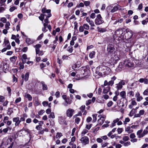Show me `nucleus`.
<instances>
[{
	"label": "nucleus",
	"instance_id": "nucleus-1",
	"mask_svg": "<svg viewBox=\"0 0 148 148\" xmlns=\"http://www.w3.org/2000/svg\"><path fill=\"white\" fill-rule=\"evenodd\" d=\"M123 64L124 66L126 67H131L133 66V63L130 60H126L124 61L123 63H120L119 66V68H123L122 65Z\"/></svg>",
	"mask_w": 148,
	"mask_h": 148
},
{
	"label": "nucleus",
	"instance_id": "nucleus-2",
	"mask_svg": "<svg viewBox=\"0 0 148 148\" xmlns=\"http://www.w3.org/2000/svg\"><path fill=\"white\" fill-rule=\"evenodd\" d=\"M99 69L103 72L104 74L105 75L110 74L111 71V69L110 68L105 66H101L99 67Z\"/></svg>",
	"mask_w": 148,
	"mask_h": 148
},
{
	"label": "nucleus",
	"instance_id": "nucleus-3",
	"mask_svg": "<svg viewBox=\"0 0 148 148\" xmlns=\"http://www.w3.org/2000/svg\"><path fill=\"white\" fill-rule=\"evenodd\" d=\"M115 48L112 45H108L107 48V52L109 56H112L115 53Z\"/></svg>",
	"mask_w": 148,
	"mask_h": 148
},
{
	"label": "nucleus",
	"instance_id": "nucleus-4",
	"mask_svg": "<svg viewBox=\"0 0 148 148\" xmlns=\"http://www.w3.org/2000/svg\"><path fill=\"white\" fill-rule=\"evenodd\" d=\"M104 22V21L100 14H98L95 20V23L96 25H100Z\"/></svg>",
	"mask_w": 148,
	"mask_h": 148
},
{
	"label": "nucleus",
	"instance_id": "nucleus-5",
	"mask_svg": "<svg viewBox=\"0 0 148 148\" xmlns=\"http://www.w3.org/2000/svg\"><path fill=\"white\" fill-rule=\"evenodd\" d=\"M125 35V39L126 40L129 39L132 37L133 35V32L130 30L127 29Z\"/></svg>",
	"mask_w": 148,
	"mask_h": 148
},
{
	"label": "nucleus",
	"instance_id": "nucleus-6",
	"mask_svg": "<svg viewBox=\"0 0 148 148\" xmlns=\"http://www.w3.org/2000/svg\"><path fill=\"white\" fill-rule=\"evenodd\" d=\"M29 76V73H26L25 75L23 74L21 76L22 78V79L21 81V84L22 85L23 84V82L24 81L26 82L28 80Z\"/></svg>",
	"mask_w": 148,
	"mask_h": 148
},
{
	"label": "nucleus",
	"instance_id": "nucleus-7",
	"mask_svg": "<svg viewBox=\"0 0 148 148\" xmlns=\"http://www.w3.org/2000/svg\"><path fill=\"white\" fill-rule=\"evenodd\" d=\"M125 80H122L119 83L116 84V88L117 90H119L122 88L123 86L125 85Z\"/></svg>",
	"mask_w": 148,
	"mask_h": 148
},
{
	"label": "nucleus",
	"instance_id": "nucleus-8",
	"mask_svg": "<svg viewBox=\"0 0 148 148\" xmlns=\"http://www.w3.org/2000/svg\"><path fill=\"white\" fill-rule=\"evenodd\" d=\"M117 123V125H121L123 124L122 121H119V119L116 118L113 121V122L111 124V125L110 126V127H112L114 126L115 125V123Z\"/></svg>",
	"mask_w": 148,
	"mask_h": 148
},
{
	"label": "nucleus",
	"instance_id": "nucleus-9",
	"mask_svg": "<svg viewBox=\"0 0 148 148\" xmlns=\"http://www.w3.org/2000/svg\"><path fill=\"white\" fill-rule=\"evenodd\" d=\"M80 141L83 144L86 145L89 143V138L87 136H84L81 138Z\"/></svg>",
	"mask_w": 148,
	"mask_h": 148
},
{
	"label": "nucleus",
	"instance_id": "nucleus-10",
	"mask_svg": "<svg viewBox=\"0 0 148 148\" xmlns=\"http://www.w3.org/2000/svg\"><path fill=\"white\" fill-rule=\"evenodd\" d=\"M122 10L123 9L121 7L119 4H117L116 5L114 6L112 9L111 10L110 12L111 13H114L116 12L118 10Z\"/></svg>",
	"mask_w": 148,
	"mask_h": 148
},
{
	"label": "nucleus",
	"instance_id": "nucleus-11",
	"mask_svg": "<svg viewBox=\"0 0 148 148\" xmlns=\"http://www.w3.org/2000/svg\"><path fill=\"white\" fill-rule=\"evenodd\" d=\"M42 12L44 14L46 13L47 14V18L50 17L51 16L50 10H47L45 8H44L42 9Z\"/></svg>",
	"mask_w": 148,
	"mask_h": 148
},
{
	"label": "nucleus",
	"instance_id": "nucleus-12",
	"mask_svg": "<svg viewBox=\"0 0 148 148\" xmlns=\"http://www.w3.org/2000/svg\"><path fill=\"white\" fill-rule=\"evenodd\" d=\"M74 112V110L71 108H69L67 110L66 112V114L67 116L70 118L73 115Z\"/></svg>",
	"mask_w": 148,
	"mask_h": 148
},
{
	"label": "nucleus",
	"instance_id": "nucleus-13",
	"mask_svg": "<svg viewBox=\"0 0 148 148\" xmlns=\"http://www.w3.org/2000/svg\"><path fill=\"white\" fill-rule=\"evenodd\" d=\"M13 121L15 122V125L16 126H18L21 122L19 118L18 117H14L13 119Z\"/></svg>",
	"mask_w": 148,
	"mask_h": 148
},
{
	"label": "nucleus",
	"instance_id": "nucleus-14",
	"mask_svg": "<svg viewBox=\"0 0 148 148\" xmlns=\"http://www.w3.org/2000/svg\"><path fill=\"white\" fill-rule=\"evenodd\" d=\"M123 31L121 29L116 30L115 32V35L117 36L120 37L121 35L123 36Z\"/></svg>",
	"mask_w": 148,
	"mask_h": 148
},
{
	"label": "nucleus",
	"instance_id": "nucleus-15",
	"mask_svg": "<svg viewBox=\"0 0 148 148\" xmlns=\"http://www.w3.org/2000/svg\"><path fill=\"white\" fill-rule=\"evenodd\" d=\"M98 117H100V118L98 120V123L99 124L101 125L105 121L104 118L101 115H99Z\"/></svg>",
	"mask_w": 148,
	"mask_h": 148
},
{
	"label": "nucleus",
	"instance_id": "nucleus-16",
	"mask_svg": "<svg viewBox=\"0 0 148 148\" xmlns=\"http://www.w3.org/2000/svg\"><path fill=\"white\" fill-rule=\"evenodd\" d=\"M9 140L6 138H4L3 139L1 143V145L0 146V148H1V147L3 145H6L8 144Z\"/></svg>",
	"mask_w": 148,
	"mask_h": 148
},
{
	"label": "nucleus",
	"instance_id": "nucleus-17",
	"mask_svg": "<svg viewBox=\"0 0 148 148\" xmlns=\"http://www.w3.org/2000/svg\"><path fill=\"white\" fill-rule=\"evenodd\" d=\"M41 45L40 44H38L34 46V47L35 48L36 54L38 53L39 51H40L39 49L41 47Z\"/></svg>",
	"mask_w": 148,
	"mask_h": 148
},
{
	"label": "nucleus",
	"instance_id": "nucleus-18",
	"mask_svg": "<svg viewBox=\"0 0 148 148\" xmlns=\"http://www.w3.org/2000/svg\"><path fill=\"white\" fill-rule=\"evenodd\" d=\"M11 128L9 127H7L3 129V130L1 129H0V133H2L3 132L4 133H6L8 132V130H11Z\"/></svg>",
	"mask_w": 148,
	"mask_h": 148
},
{
	"label": "nucleus",
	"instance_id": "nucleus-19",
	"mask_svg": "<svg viewBox=\"0 0 148 148\" xmlns=\"http://www.w3.org/2000/svg\"><path fill=\"white\" fill-rule=\"evenodd\" d=\"M25 41L28 45H29L33 44L34 42V40L29 38H27L26 39Z\"/></svg>",
	"mask_w": 148,
	"mask_h": 148
},
{
	"label": "nucleus",
	"instance_id": "nucleus-20",
	"mask_svg": "<svg viewBox=\"0 0 148 148\" xmlns=\"http://www.w3.org/2000/svg\"><path fill=\"white\" fill-rule=\"evenodd\" d=\"M97 31L100 33H103L107 31V29L105 28H100L99 27H97Z\"/></svg>",
	"mask_w": 148,
	"mask_h": 148
},
{
	"label": "nucleus",
	"instance_id": "nucleus-21",
	"mask_svg": "<svg viewBox=\"0 0 148 148\" xmlns=\"http://www.w3.org/2000/svg\"><path fill=\"white\" fill-rule=\"evenodd\" d=\"M139 81L141 83H144L145 84H148V79L146 78H140L139 80Z\"/></svg>",
	"mask_w": 148,
	"mask_h": 148
},
{
	"label": "nucleus",
	"instance_id": "nucleus-22",
	"mask_svg": "<svg viewBox=\"0 0 148 148\" xmlns=\"http://www.w3.org/2000/svg\"><path fill=\"white\" fill-rule=\"evenodd\" d=\"M143 130L141 129L138 130L137 132V135L138 136V137L140 138L143 137V135H142Z\"/></svg>",
	"mask_w": 148,
	"mask_h": 148
},
{
	"label": "nucleus",
	"instance_id": "nucleus-23",
	"mask_svg": "<svg viewBox=\"0 0 148 148\" xmlns=\"http://www.w3.org/2000/svg\"><path fill=\"white\" fill-rule=\"evenodd\" d=\"M120 95L123 99H125L126 100V95L125 91H124L121 92L120 93Z\"/></svg>",
	"mask_w": 148,
	"mask_h": 148
},
{
	"label": "nucleus",
	"instance_id": "nucleus-24",
	"mask_svg": "<svg viewBox=\"0 0 148 148\" xmlns=\"http://www.w3.org/2000/svg\"><path fill=\"white\" fill-rule=\"evenodd\" d=\"M24 131L25 132H27V133L29 134L30 132V131L29 130V129H27L25 125V126L24 127H23L22 129L20 131H18V132H20L21 131Z\"/></svg>",
	"mask_w": 148,
	"mask_h": 148
},
{
	"label": "nucleus",
	"instance_id": "nucleus-25",
	"mask_svg": "<svg viewBox=\"0 0 148 148\" xmlns=\"http://www.w3.org/2000/svg\"><path fill=\"white\" fill-rule=\"evenodd\" d=\"M41 84H42V89L44 90H46L48 88L47 85L45 84L44 82L42 81L41 82Z\"/></svg>",
	"mask_w": 148,
	"mask_h": 148
},
{
	"label": "nucleus",
	"instance_id": "nucleus-26",
	"mask_svg": "<svg viewBox=\"0 0 148 148\" xmlns=\"http://www.w3.org/2000/svg\"><path fill=\"white\" fill-rule=\"evenodd\" d=\"M110 88L108 86L106 88H104L103 91V93L105 94L107 93L110 90Z\"/></svg>",
	"mask_w": 148,
	"mask_h": 148
},
{
	"label": "nucleus",
	"instance_id": "nucleus-27",
	"mask_svg": "<svg viewBox=\"0 0 148 148\" xmlns=\"http://www.w3.org/2000/svg\"><path fill=\"white\" fill-rule=\"evenodd\" d=\"M89 24L90 26V29L91 30L94 29L95 28L93 27L95 26V25L94 22L92 21H91V22Z\"/></svg>",
	"mask_w": 148,
	"mask_h": 148
},
{
	"label": "nucleus",
	"instance_id": "nucleus-28",
	"mask_svg": "<svg viewBox=\"0 0 148 148\" xmlns=\"http://www.w3.org/2000/svg\"><path fill=\"white\" fill-rule=\"evenodd\" d=\"M10 60L11 62H12L13 63H14L15 62L16 60L17 59V57L14 56L10 58Z\"/></svg>",
	"mask_w": 148,
	"mask_h": 148
},
{
	"label": "nucleus",
	"instance_id": "nucleus-29",
	"mask_svg": "<svg viewBox=\"0 0 148 148\" xmlns=\"http://www.w3.org/2000/svg\"><path fill=\"white\" fill-rule=\"evenodd\" d=\"M131 127L128 126L125 128V131L128 133H130L133 132V130L131 129Z\"/></svg>",
	"mask_w": 148,
	"mask_h": 148
},
{
	"label": "nucleus",
	"instance_id": "nucleus-30",
	"mask_svg": "<svg viewBox=\"0 0 148 148\" xmlns=\"http://www.w3.org/2000/svg\"><path fill=\"white\" fill-rule=\"evenodd\" d=\"M95 54V51H92L89 54V57L91 58H94Z\"/></svg>",
	"mask_w": 148,
	"mask_h": 148
},
{
	"label": "nucleus",
	"instance_id": "nucleus-31",
	"mask_svg": "<svg viewBox=\"0 0 148 148\" xmlns=\"http://www.w3.org/2000/svg\"><path fill=\"white\" fill-rule=\"evenodd\" d=\"M62 133L60 132H58L57 133L56 137V138L59 139L62 136Z\"/></svg>",
	"mask_w": 148,
	"mask_h": 148
},
{
	"label": "nucleus",
	"instance_id": "nucleus-32",
	"mask_svg": "<svg viewBox=\"0 0 148 148\" xmlns=\"http://www.w3.org/2000/svg\"><path fill=\"white\" fill-rule=\"evenodd\" d=\"M10 25V23L9 21H8L6 22V24L5 25V29H9L10 27L9 26Z\"/></svg>",
	"mask_w": 148,
	"mask_h": 148
},
{
	"label": "nucleus",
	"instance_id": "nucleus-33",
	"mask_svg": "<svg viewBox=\"0 0 148 148\" xmlns=\"http://www.w3.org/2000/svg\"><path fill=\"white\" fill-rule=\"evenodd\" d=\"M83 26L84 29L88 30L89 29V26L86 23L84 24Z\"/></svg>",
	"mask_w": 148,
	"mask_h": 148
},
{
	"label": "nucleus",
	"instance_id": "nucleus-34",
	"mask_svg": "<svg viewBox=\"0 0 148 148\" xmlns=\"http://www.w3.org/2000/svg\"><path fill=\"white\" fill-rule=\"evenodd\" d=\"M9 42L8 40L6 39H5L4 40V41L3 43V47H6V45L9 44Z\"/></svg>",
	"mask_w": 148,
	"mask_h": 148
},
{
	"label": "nucleus",
	"instance_id": "nucleus-35",
	"mask_svg": "<svg viewBox=\"0 0 148 148\" xmlns=\"http://www.w3.org/2000/svg\"><path fill=\"white\" fill-rule=\"evenodd\" d=\"M65 101L67 103V104L65 105V106H67V104H70L72 102V101L71 100H70L68 98L67 99H66Z\"/></svg>",
	"mask_w": 148,
	"mask_h": 148
},
{
	"label": "nucleus",
	"instance_id": "nucleus-36",
	"mask_svg": "<svg viewBox=\"0 0 148 148\" xmlns=\"http://www.w3.org/2000/svg\"><path fill=\"white\" fill-rule=\"evenodd\" d=\"M135 112V110L134 109H132L129 114V116L131 117L132 116Z\"/></svg>",
	"mask_w": 148,
	"mask_h": 148
},
{
	"label": "nucleus",
	"instance_id": "nucleus-37",
	"mask_svg": "<svg viewBox=\"0 0 148 148\" xmlns=\"http://www.w3.org/2000/svg\"><path fill=\"white\" fill-rule=\"evenodd\" d=\"M130 121V119L128 117H127L125 118V121H123V124L126 125L127 124V123H128Z\"/></svg>",
	"mask_w": 148,
	"mask_h": 148
},
{
	"label": "nucleus",
	"instance_id": "nucleus-38",
	"mask_svg": "<svg viewBox=\"0 0 148 148\" xmlns=\"http://www.w3.org/2000/svg\"><path fill=\"white\" fill-rule=\"evenodd\" d=\"M127 94L129 95L130 97H133L134 96V92L132 91H129L128 93Z\"/></svg>",
	"mask_w": 148,
	"mask_h": 148
},
{
	"label": "nucleus",
	"instance_id": "nucleus-39",
	"mask_svg": "<svg viewBox=\"0 0 148 148\" xmlns=\"http://www.w3.org/2000/svg\"><path fill=\"white\" fill-rule=\"evenodd\" d=\"M48 117L49 118H52L54 119L55 118L54 113L53 112H51L50 114L48 116Z\"/></svg>",
	"mask_w": 148,
	"mask_h": 148
},
{
	"label": "nucleus",
	"instance_id": "nucleus-40",
	"mask_svg": "<svg viewBox=\"0 0 148 148\" xmlns=\"http://www.w3.org/2000/svg\"><path fill=\"white\" fill-rule=\"evenodd\" d=\"M25 97H26L28 99L29 101H31L32 99V97L29 94H27L26 95H25Z\"/></svg>",
	"mask_w": 148,
	"mask_h": 148
},
{
	"label": "nucleus",
	"instance_id": "nucleus-41",
	"mask_svg": "<svg viewBox=\"0 0 148 148\" xmlns=\"http://www.w3.org/2000/svg\"><path fill=\"white\" fill-rule=\"evenodd\" d=\"M88 132V130L86 129H84L83 130L82 133V136H84L85 134L87 133Z\"/></svg>",
	"mask_w": 148,
	"mask_h": 148
},
{
	"label": "nucleus",
	"instance_id": "nucleus-42",
	"mask_svg": "<svg viewBox=\"0 0 148 148\" xmlns=\"http://www.w3.org/2000/svg\"><path fill=\"white\" fill-rule=\"evenodd\" d=\"M39 18L42 21H43V20L44 18V14H41L40 16L39 17Z\"/></svg>",
	"mask_w": 148,
	"mask_h": 148
},
{
	"label": "nucleus",
	"instance_id": "nucleus-43",
	"mask_svg": "<svg viewBox=\"0 0 148 148\" xmlns=\"http://www.w3.org/2000/svg\"><path fill=\"white\" fill-rule=\"evenodd\" d=\"M16 9V7L15 6H12L10 7L9 9V10L10 12H12Z\"/></svg>",
	"mask_w": 148,
	"mask_h": 148
},
{
	"label": "nucleus",
	"instance_id": "nucleus-44",
	"mask_svg": "<svg viewBox=\"0 0 148 148\" xmlns=\"http://www.w3.org/2000/svg\"><path fill=\"white\" fill-rule=\"evenodd\" d=\"M143 94L144 95L148 96V88H147L143 92Z\"/></svg>",
	"mask_w": 148,
	"mask_h": 148
},
{
	"label": "nucleus",
	"instance_id": "nucleus-45",
	"mask_svg": "<svg viewBox=\"0 0 148 148\" xmlns=\"http://www.w3.org/2000/svg\"><path fill=\"white\" fill-rule=\"evenodd\" d=\"M56 45L51 44L50 45V47L52 48L53 49V51L55 49L56 47Z\"/></svg>",
	"mask_w": 148,
	"mask_h": 148
},
{
	"label": "nucleus",
	"instance_id": "nucleus-46",
	"mask_svg": "<svg viewBox=\"0 0 148 148\" xmlns=\"http://www.w3.org/2000/svg\"><path fill=\"white\" fill-rule=\"evenodd\" d=\"M85 108V105H82L80 108V109L82 111V112L84 111Z\"/></svg>",
	"mask_w": 148,
	"mask_h": 148
},
{
	"label": "nucleus",
	"instance_id": "nucleus-47",
	"mask_svg": "<svg viewBox=\"0 0 148 148\" xmlns=\"http://www.w3.org/2000/svg\"><path fill=\"white\" fill-rule=\"evenodd\" d=\"M9 118L7 116H5L3 120V122L4 123H6V122L7 121H8Z\"/></svg>",
	"mask_w": 148,
	"mask_h": 148
},
{
	"label": "nucleus",
	"instance_id": "nucleus-48",
	"mask_svg": "<svg viewBox=\"0 0 148 148\" xmlns=\"http://www.w3.org/2000/svg\"><path fill=\"white\" fill-rule=\"evenodd\" d=\"M69 49L67 50V51L70 53L72 52L73 49V47H68Z\"/></svg>",
	"mask_w": 148,
	"mask_h": 148
},
{
	"label": "nucleus",
	"instance_id": "nucleus-49",
	"mask_svg": "<svg viewBox=\"0 0 148 148\" xmlns=\"http://www.w3.org/2000/svg\"><path fill=\"white\" fill-rule=\"evenodd\" d=\"M80 120V119L79 117H76L75 119V122L77 124H78L79 123V121Z\"/></svg>",
	"mask_w": 148,
	"mask_h": 148
},
{
	"label": "nucleus",
	"instance_id": "nucleus-50",
	"mask_svg": "<svg viewBox=\"0 0 148 148\" xmlns=\"http://www.w3.org/2000/svg\"><path fill=\"white\" fill-rule=\"evenodd\" d=\"M90 18L92 19H94L96 17V15L95 13H92L91 14L90 16Z\"/></svg>",
	"mask_w": 148,
	"mask_h": 148
},
{
	"label": "nucleus",
	"instance_id": "nucleus-51",
	"mask_svg": "<svg viewBox=\"0 0 148 148\" xmlns=\"http://www.w3.org/2000/svg\"><path fill=\"white\" fill-rule=\"evenodd\" d=\"M93 119V121L95 122L97 120V114H94L92 115Z\"/></svg>",
	"mask_w": 148,
	"mask_h": 148
},
{
	"label": "nucleus",
	"instance_id": "nucleus-52",
	"mask_svg": "<svg viewBox=\"0 0 148 148\" xmlns=\"http://www.w3.org/2000/svg\"><path fill=\"white\" fill-rule=\"evenodd\" d=\"M84 28L83 27V26H81L79 28V31L80 32H83L84 31Z\"/></svg>",
	"mask_w": 148,
	"mask_h": 148
},
{
	"label": "nucleus",
	"instance_id": "nucleus-53",
	"mask_svg": "<svg viewBox=\"0 0 148 148\" xmlns=\"http://www.w3.org/2000/svg\"><path fill=\"white\" fill-rule=\"evenodd\" d=\"M148 133V131L146 130H144L142 133V135H143V137L145 135L147 134Z\"/></svg>",
	"mask_w": 148,
	"mask_h": 148
},
{
	"label": "nucleus",
	"instance_id": "nucleus-54",
	"mask_svg": "<svg viewBox=\"0 0 148 148\" xmlns=\"http://www.w3.org/2000/svg\"><path fill=\"white\" fill-rule=\"evenodd\" d=\"M129 138L128 136H124L123 138V139L124 141H126L128 140Z\"/></svg>",
	"mask_w": 148,
	"mask_h": 148
},
{
	"label": "nucleus",
	"instance_id": "nucleus-55",
	"mask_svg": "<svg viewBox=\"0 0 148 148\" xmlns=\"http://www.w3.org/2000/svg\"><path fill=\"white\" fill-rule=\"evenodd\" d=\"M5 100L4 97L2 96H0V102H3Z\"/></svg>",
	"mask_w": 148,
	"mask_h": 148
},
{
	"label": "nucleus",
	"instance_id": "nucleus-56",
	"mask_svg": "<svg viewBox=\"0 0 148 148\" xmlns=\"http://www.w3.org/2000/svg\"><path fill=\"white\" fill-rule=\"evenodd\" d=\"M45 111L44 110H41L38 113V114L39 115H41L42 114L44 113Z\"/></svg>",
	"mask_w": 148,
	"mask_h": 148
},
{
	"label": "nucleus",
	"instance_id": "nucleus-57",
	"mask_svg": "<svg viewBox=\"0 0 148 148\" xmlns=\"http://www.w3.org/2000/svg\"><path fill=\"white\" fill-rule=\"evenodd\" d=\"M91 127V124H90L89 125H86V128L87 130H89Z\"/></svg>",
	"mask_w": 148,
	"mask_h": 148
},
{
	"label": "nucleus",
	"instance_id": "nucleus-58",
	"mask_svg": "<svg viewBox=\"0 0 148 148\" xmlns=\"http://www.w3.org/2000/svg\"><path fill=\"white\" fill-rule=\"evenodd\" d=\"M108 86H112L114 84V81L113 80L110 81L108 82Z\"/></svg>",
	"mask_w": 148,
	"mask_h": 148
},
{
	"label": "nucleus",
	"instance_id": "nucleus-59",
	"mask_svg": "<svg viewBox=\"0 0 148 148\" xmlns=\"http://www.w3.org/2000/svg\"><path fill=\"white\" fill-rule=\"evenodd\" d=\"M90 4V2L89 1H85L84 2V4L86 6H88Z\"/></svg>",
	"mask_w": 148,
	"mask_h": 148
},
{
	"label": "nucleus",
	"instance_id": "nucleus-60",
	"mask_svg": "<svg viewBox=\"0 0 148 148\" xmlns=\"http://www.w3.org/2000/svg\"><path fill=\"white\" fill-rule=\"evenodd\" d=\"M143 99V97L141 96L138 97H137L136 100L138 101H140Z\"/></svg>",
	"mask_w": 148,
	"mask_h": 148
},
{
	"label": "nucleus",
	"instance_id": "nucleus-61",
	"mask_svg": "<svg viewBox=\"0 0 148 148\" xmlns=\"http://www.w3.org/2000/svg\"><path fill=\"white\" fill-rule=\"evenodd\" d=\"M99 143H101L103 141L102 139L100 138H98L96 140Z\"/></svg>",
	"mask_w": 148,
	"mask_h": 148
},
{
	"label": "nucleus",
	"instance_id": "nucleus-62",
	"mask_svg": "<svg viewBox=\"0 0 148 148\" xmlns=\"http://www.w3.org/2000/svg\"><path fill=\"white\" fill-rule=\"evenodd\" d=\"M113 104V102L112 101H110L109 102L107 106L109 107H111Z\"/></svg>",
	"mask_w": 148,
	"mask_h": 148
},
{
	"label": "nucleus",
	"instance_id": "nucleus-63",
	"mask_svg": "<svg viewBox=\"0 0 148 148\" xmlns=\"http://www.w3.org/2000/svg\"><path fill=\"white\" fill-rule=\"evenodd\" d=\"M118 133L119 134H121L123 131V129L122 128H118L117 129Z\"/></svg>",
	"mask_w": 148,
	"mask_h": 148
},
{
	"label": "nucleus",
	"instance_id": "nucleus-64",
	"mask_svg": "<svg viewBox=\"0 0 148 148\" xmlns=\"http://www.w3.org/2000/svg\"><path fill=\"white\" fill-rule=\"evenodd\" d=\"M55 95L56 97H59L60 95V93L58 91L56 92L55 94Z\"/></svg>",
	"mask_w": 148,
	"mask_h": 148
}]
</instances>
